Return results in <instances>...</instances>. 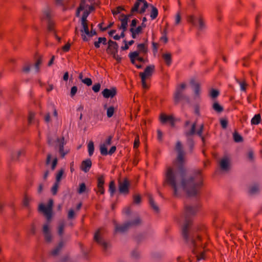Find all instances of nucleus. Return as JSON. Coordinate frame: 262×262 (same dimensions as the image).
I'll return each mask as SVG.
<instances>
[{"label":"nucleus","instance_id":"f257e3e1","mask_svg":"<svg viewBox=\"0 0 262 262\" xmlns=\"http://www.w3.org/2000/svg\"><path fill=\"white\" fill-rule=\"evenodd\" d=\"M175 150L178 155L171 165L166 166L164 173V183L170 186L173 190V195L178 197L182 192H185L189 196L195 195L199 188L202 185L201 171L198 170L196 178H184L185 152L180 141L177 142Z\"/></svg>","mask_w":262,"mask_h":262},{"label":"nucleus","instance_id":"f03ea898","mask_svg":"<svg viewBox=\"0 0 262 262\" xmlns=\"http://www.w3.org/2000/svg\"><path fill=\"white\" fill-rule=\"evenodd\" d=\"M197 211L195 207L185 206V210L182 219L184 223L182 227V235L186 245L191 249L192 252L195 255L198 261L204 260L206 257V250L202 247L201 238L196 232H193L189 230L191 224L190 217Z\"/></svg>","mask_w":262,"mask_h":262},{"label":"nucleus","instance_id":"7ed1b4c3","mask_svg":"<svg viewBox=\"0 0 262 262\" xmlns=\"http://www.w3.org/2000/svg\"><path fill=\"white\" fill-rule=\"evenodd\" d=\"M81 24L82 26V28L80 30L81 37L83 41H87L89 40L90 37H92L96 34V32L95 30L93 29V28H92L90 31H89L88 28V21L81 22ZM92 27H93L92 25Z\"/></svg>","mask_w":262,"mask_h":262},{"label":"nucleus","instance_id":"20e7f679","mask_svg":"<svg viewBox=\"0 0 262 262\" xmlns=\"http://www.w3.org/2000/svg\"><path fill=\"white\" fill-rule=\"evenodd\" d=\"M53 205V201L52 200H50L48 202L47 205L43 204H40L38 207V210L39 212L42 213L46 216L47 220L49 221L52 218V207Z\"/></svg>","mask_w":262,"mask_h":262},{"label":"nucleus","instance_id":"39448f33","mask_svg":"<svg viewBox=\"0 0 262 262\" xmlns=\"http://www.w3.org/2000/svg\"><path fill=\"white\" fill-rule=\"evenodd\" d=\"M154 70L155 66L154 65H150L145 68L144 72L140 73L139 76L141 77L142 85L144 89L148 88L146 80L151 76Z\"/></svg>","mask_w":262,"mask_h":262},{"label":"nucleus","instance_id":"423d86ee","mask_svg":"<svg viewBox=\"0 0 262 262\" xmlns=\"http://www.w3.org/2000/svg\"><path fill=\"white\" fill-rule=\"evenodd\" d=\"M118 46L116 42L110 40L108 41V47L106 49V52L108 54L113 55L118 61H120L121 58L118 55Z\"/></svg>","mask_w":262,"mask_h":262},{"label":"nucleus","instance_id":"0eeeda50","mask_svg":"<svg viewBox=\"0 0 262 262\" xmlns=\"http://www.w3.org/2000/svg\"><path fill=\"white\" fill-rule=\"evenodd\" d=\"M141 223V221L139 217H137L134 221L131 222H128L121 226L116 225L115 226V231L119 232H124L127 230V229L134 226H136L140 225Z\"/></svg>","mask_w":262,"mask_h":262},{"label":"nucleus","instance_id":"6e6552de","mask_svg":"<svg viewBox=\"0 0 262 262\" xmlns=\"http://www.w3.org/2000/svg\"><path fill=\"white\" fill-rule=\"evenodd\" d=\"M148 7V3L145 0H136L134 6L131 9V13L134 14L136 12L140 13H144Z\"/></svg>","mask_w":262,"mask_h":262},{"label":"nucleus","instance_id":"1a4fd4ad","mask_svg":"<svg viewBox=\"0 0 262 262\" xmlns=\"http://www.w3.org/2000/svg\"><path fill=\"white\" fill-rule=\"evenodd\" d=\"M52 16V14L50 9L47 8L43 11L41 17V19L48 20V29L50 32L54 30V23L51 19Z\"/></svg>","mask_w":262,"mask_h":262},{"label":"nucleus","instance_id":"9d476101","mask_svg":"<svg viewBox=\"0 0 262 262\" xmlns=\"http://www.w3.org/2000/svg\"><path fill=\"white\" fill-rule=\"evenodd\" d=\"M82 10H84V12L81 17V22H88L87 17L90 13L87 9V6H85V1L84 0L81 2L80 6L76 11V15L77 17L79 16L80 11Z\"/></svg>","mask_w":262,"mask_h":262},{"label":"nucleus","instance_id":"9b49d317","mask_svg":"<svg viewBox=\"0 0 262 262\" xmlns=\"http://www.w3.org/2000/svg\"><path fill=\"white\" fill-rule=\"evenodd\" d=\"M186 88L185 83H181L177 87L176 92L174 94V100L176 103L184 98L183 91Z\"/></svg>","mask_w":262,"mask_h":262},{"label":"nucleus","instance_id":"f8f14e48","mask_svg":"<svg viewBox=\"0 0 262 262\" xmlns=\"http://www.w3.org/2000/svg\"><path fill=\"white\" fill-rule=\"evenodd\" d=\"M102 230V229H99L95 232L94 236V239L104 249H106L107 247V243L104 241L101 238Z\"/></svg>","mask_w":262,"mask_h":262},{"label":"nucleus","instance_id":"ddd939ff","mask_svg":"<svg viewBox=\"0 0 262 262\" xmlns=\"http://www.w3.org/2000/svg\"><path fill=\"white\" fill-rule=\"evenodd\" d=\"M190 121L187 120L185 121L184 123V127H185V130L184 132V135L187 137H190L193 136L195 133V127L196 125V123L194 122L191 126L190 128H187L188 125L190 124Z\"/></svg>","mask_w":262,"mask_h":262},{"label":"nucleus","instance_id":"4468645a","mask_svg":"<svg viewBox=\"0 0 262 262\" xmlns=\"http://www.w3.org/2000/svg\"><path fill=\"white\" fill-rule=\"evenodd\" d=\"M129 183L127 179H124L123 182L119 183V191L120 193L127 194L129 192Z\"/></svg>","mask_w":262,"mask_h":262},{"label":"nucleus","instance_id":"2eb2a0df","mask_svg":"<svg viewBox=\"0 0 262 262\" xmlns=\"http://www.w3.org/2000/svg\"><path fill=\"white\" fill-rule=\"evenodd\" d=\"M160 120L162 124L169 122L172 127L174 126V119L171 115H166L165 114H161L160 116Z\"/></svg>","mask_w":262,"mask_h":262},{"label":"nucleus","instance_id":"dca6fc26","mask_svg":"<svg viewBox=\"0 0 262 262\" xmlns=\"http://www.w3.org/2000/svg\"><path fill=\"white\" fill-rule=\"evenodd\" d=\"M57 141L60 156L62 158H64V156L69 152V149L64 150V145L65 144L64 138H58Z\"/></svg>","mask_w":262,"mask_h":262},{"label":"nucleus","instance_id":"f3484780","mask_svg":"<svg viewBox=\"0 0 262 262\" xmlns=\"http://www.w3.org/2000/svg\"><path fill=\"white\" fill-rule=\"evenodd\" d=\"M42 232L47 242L50 243L52 240V235L51 233L49 224H46L43 226Z\"/></svg>","mask_w":262,"mask_h":262},{"label":"nucleus","instance_id":"a211bd4d","mask_svg":"<svg viewBox=\"0 0 262 262\" xmlns=\"http://www.w3.org/2000/svg\"><path fill=\"white\" fill-rule=\"evenodd\" d=\"M104 184V177L103 176H100L97 178V190H96V193H99L101 194H103L105 190L103 187Z\"/></svg>","mask_w":262,"mask_h":262},{"label":"nucleus","instance_id":"6ab92c4d","mask_svg":"<svg viewBox=\"0 0 262 262\" xmlns=\"http://www.w3.org/2000/svg\"><path fill=\"white\" fill-rule=\"evenodd\" d=\"M230 160L227 156H225L220 161V166L222 170H227L229 168Z\"/></svg>","mask_w":262,"mask_h":262},{"label":"nucleus","instance_id":"aec40b11","mask_svg":"<svg viewBox=\"0 0 262 262\" xmlns=\"http://www.w3.org/2000/svg\"><path fill=\"white\" fill-rule=\"evenodd\" d=\"M116 89L113 88L111 89H105L102 92V94L105 98H113L116 95Z\"/></svg>","mask_w":262,"mask_h":262},{"label":"nucleus","instance_id":"412c9836","mask_svg":"<svg viewBox=\"0 0 262 262\" xmlns=\"http://www.w3.org/2000/svg\"><path fill=\"white\" fill-rule=\"evenodd\" d=\"M129 15H120L119 18L121 21V26L119 27L120 29L123 30V31H125L127 29L128 19Z\"/></svg>","mask_w":262,"mask_h":262},{"label":"nucleus","instance_id":"4be33fe9","mask_svg":"<svg viewBox=\"0 0 262 262\" xmlns=\"http://www.w3.org/2000/svg\"><path fill=\"white\" fill-rule=\"evenodd\" d=\"M129 57L130 59L131 62L133 64H135V61L136 60L140 62L144 61L143 58L139 57V53L137 51L130 53L129 54Z\"/></svg>","mask_w":262,"mask_h":262},{"label":"nucleus","instance_id":"5701e85b","mask_svg":"<svg viewBox=\"0 0 262 262\" xmlns=\"http://www.w3.org/2000/svg\"><path fill=\"white\" fill-rule=\"evenodd\" d=\"M92 166V161L90 159H87L83 161L81 163V170L85 172H88Z\"/></svg>","mask_w":262,"mask_h":262},{"label":"nucleus","instance_id":"b1692460","mask_svg":"<svg viewBox=\"0 0 262 262\" xmlns=\"http://www.w3.org/2000/svg\"><path fill=\"white\" fill-rule=\"evenodd\" d=\"M130 32L132 33V37L133 38H136L137 36L141 33L142 29L141 27L138 26L137 28L134 29V28H130L129 29Z\"/></svg>","mask_w":262,"mask_h":262},{"label":"nucleus","instance_id":"393cba45","mask_svg":"<svg viewBox=\"0 0 262 262\" xmlns=\"http://www.w3.org/2000/svg\"><path fill=\"white\" fill-rule=\"evenodd\" d=\"M66 223L64 221H61L59 222L58 226V233L60 236H62L63 233Z\"/></svg>","mask_w":262,"mask_h":262},{"label":"nucleus","instance_id":"a878e982","mask_svg":"<svg viewBox=\"0 0 262 262\" xmlns=\"http://www.w3.org/2000/svg\"><path fill=\"white\" fill-rule=\"evenodd\" d=\"M151 11L150 13V17L151 19H155L157 18L158 15V10L156 7L151 5Z\"/></svg>","mask_w":262,"mask_h":262},{"label":"nucleus","instance_id":"bb28decb","mask_svg":"<svg viewBox=\"0 0 262 262\" xmlns=\"http://www.w3.org/2000/svg\"><path fill=\"white\" fill-rule=\"evenodd\" d=\"M261 121V116L260 114H256L251 119V123L252 125H258Z\"/></svg>","mask_w":262,"mask_h":262},{"label":"nucleus","instance_id":"cd10ccee","mask_svg":"<svg viewBox=\"0 0 262 262\" xmlns=\"http://www.w3.org/2000/svg\"><path fill=\"white\" fill-rule=\"evenodd\" d=\"M149 202L152 209L156 212H158L159 208L155 203L151 195H148Z\"/></svg>","mask_w":262,"mask_h":262},{"label":"nucleus","instance_id":"c85d7f7f","mask_svg":"<svg viewBox=\"0 0 262 262\" xmlns=\"http://www.w3.org/2000/svg\"><path fill=\"white\" fill-rule=\"evenodd\" d=\"M163 58L167 66H170L171 63V56L169 53H166L163 55Z\"/></svg>","mask_w":262,"mask_h":262},{"label":"nucleus","instance_id":"c756f323","mask_svg":"<svg viewBox=\"0 0 262 262\" xmlns=\"http://www.w3.org/2000/svg\"><path fill=\"white\" fill-rule=\"evenodd\" d=\"M236 82L239 84L241 90L245 92L247 86V84L245 80H239L238 79H236Z\"/></svg>","mask_w":262,"mask_h":262},{"label":"nucleus","instance_id":"7c9ffc66","mask_svg":"<svg viewBox=\"0 0 262 262\" xmlns=\"http://www.w3.org/2000/svg\"><path fill=\"white\" fill-rule=\"evenodd\" d=\"M42 61L41 57H39L35 62L34 64V71L35 73H38L39 72L40 67L42 63Z\"/></svg>","mask_w":262,"mask_h":262},{"label":"nucleus","instance_id":"2f4dec72","mask_svg":"<svg viewBox=\"0 0 262 262\" xmlns=\"http://www.w3.org/2000/svg\"><path fill=\"white\" fill-rule=\"evenodd\" d=\"M204 125L203 124H202L200 125L199 129L195 133L201 138V139L203 142L205 141V138L203 136V132L204 130Z\"/></svg>","mask_w":262,"mask_h":262},{"label":"nucleus","instance_id":"473e14b6","mask_svg":"<svg viewBox=\"0 0 262 262\" xmlns=\"http://www.w3.org/2000/svg\"><path fill=\"white\" fill-rule=\"evenodd\" d=\"M212 108L217 113H221L223 111V107L217 102L213 103Z\"/></svg>","mask_w":262,"mask_h":262},{"label":"nucleus","instance_id":"72a5a7b5","mask_svg":"<svg viewBox=\"0 0 262 262\" xmlns=\"http://www.w3.org/2000/svg\"><path fill=\"white\" fill-rule=\"evenodd\" d=\"M62 246H63V243L62 242L59 243V244H58V246L57 247H56L51 252L52 255H53V256L57 255L58 254V253L60 252V251L61 250Z\"/></svg>","mask_w":262,"mask_h":262},{"label":"nucleus","instance_id":"f704fd0d","mask_svg":"<svg viewBox=\"0 0 262 262\" xmlns=\"http://www.w3.org/2000/svg\"><path fill=\"white\" fill-rule=\"evenodd\" d=\"M64 172V170L63 168L60 169L57 172L56 176V182L60 183L61 178Z\"/></svg>","mask_w":262,"mask_h":262},{"label":"nucleus","instance_id":"c9c22d12","mask_svg":"<svg viewBox=\"0 0 262 262\" xmlns=\"http://www.w3.org/2000/svg\"><path fill=\"white\" fill-rule=\"evenodd\" d=\"M88 152L90 156H91L94 151V145L93 141H90L88 145Z\"/></svg>","mask_w":262,"mask_h":262},{"label":"nucleus","instance_id":"e433bc0d","mask_svg":"<svg viewBox=\"0 0 262 262\" xmlns=\"http://www.w3.org/2000/svg\"><path fill=\"white\" fill-rule=\"evenodd\" d=\"M116 187L114 181H112L109 184V191L111 193V196L114 195V193L115 191Z\"/></svg>","mask_w":262,"mask_h":262},{"label":"nucleus","instance_id":"4c0bfd02","mask_svg":"<svg viewBox=\"0 0 262 262\" xmlns=\"http://www.w3.org/2000/svg\"><path fill=\"white\" fill-rule=\"evenodd\" d=\"M259 191V188L258 185H254L253 186H251L249 189V193L251 194H254L256 193Z\"/></svg>","mask_w":262,"mask_h":262},{"label":"nucleus","instance_id":"58836bf2","mask_svg":"<svg viewBox=\"0 0 262 262\" xmlns=\"http://www.w3.org/2000/svg\"><path fill=\"white\" fill-rule=\"evenodd\" d=\"M100 153L103 156H106L108 154L107 146L105 144H103L100 146Z\"/></svg>","mask_w":262,"mask_h":262},{"label":"nucleus","instance_id":"ea45409f","mask_svg":"<svg viewBox=\"0 0 262 262\" xmlns=\"http://www.w3.org/2000/svg\"><path fill=\"white\" fill-rule=\"evenodd\" d=\"M59 186V183L55 182L51 188V192L53 195H56L57 194Z\"/></svg>","mask_w":262,"mask_h":262},{"label":"nucleus","instance_id":"a19ab883","mask_svg":"<svg viewBox=\"0 0 262 262\" xmlns=\"http://www.w3.org/2000/svg\"><path fill=\"white\" fill-rule=\"evenodd\" d=\"M115 108L113 106H110L107 109L106 114L108 118L112 117L114 113Z\"/></svg>","mask_w":262,"mask_h":262},{"label":"nucleus","instance_id":"79ce46f5","mask_svg":"<svg viewBox=\"0 0 262 262\" xmlns=\"http://www.w3.org/2000/svg\"><path fill=\"white\" fill-rule=\"evenodd\" d=\"M233 139L234 141L236 142H240L243 141L242 137L237 133H234L233 134Z\"/></svg>","mask_w":262,"mask_h":262},{"label":"nucleus","instance_id":"37998d69","mask_svg":"<svg viewBox=\"0 0 262 262\" xmlns=\"http://www.w3.org/2000/svg\"><path fill=\"white\" fill-rule=\"evenodd\" d=\"M219 95V92L214 89H212L210 91L209 95L212 98H216Z\"/></svg>","mask_w":262,"mask_h":262},{"label":"nucleus","instance_id":"c03bdc74","mask_svg":"<svg viewBox=\"0 0 262 262\" xmlns=\"http://www.w3.org/2000/svg\"><path fill=\"white\" fill-rule=\"evenodd\" d=\"M141 201V198L139 194H135L133 196L134 203L136 204H139Z\"/></svg>","mask_w":262,"mask_h":262},{"label":"nucleus","instance_id":"a18cd8bd","mask_svg":"<svg viewBox=\"0 0 262 262\" xmlns=\"http://www.w3.org/2000/svg\"><path fill=\"white\" fill-rule=\"evenodd\" d=\"M86 190V186L84 183H81L79 185V188L78 192L80 194L83 193Z\"/></svg>","mask_w":262,"mask_h":262},{"label":"nucleus","instance_id":"49530a36","mask_svg":"<svg viewBox=\"0 0 262 262\" xmlns=\"http://www.w3.org/2000/svg\"><path fill=\"white\" fill-rule=\"evenodd\" d=\"M30 201H31V198L27 195H25L24 197V199L23 200L24 205L26 207H28L29 206Z\"/></svg>","mask_w":262,"mask_h":262},{"label":"nucleus","instance_id":"de8ad7c7","mask_svg":"<svg viewBox=\"0 0 262 262\" xmlns=\"http://www.w3.org/2000/svg\"><path fill=\"white\" fill-rule=\"evenodd\" d=\"M100 84L99 83H97L93 85V86H92V90L94 92L97 93L100 91Z\"/></svg>","mask_w":262,"mask_h":262},{"label":"nucleus","instance_id":"09e8293b","mask_svg":"<svg viewBox=\"0 0 262 262\" xmlns=\"http://www.w3.org/2000/svg\"><path fill=\"white\" fill-rule=\"evenodd\" d=\"M82 82L88 86L91 85L92 84V81L90 78H85L83 79H82Z\"/></svg>","mask_w":262,"mask_h":262},{"label":"nucleus","instance_id":"8fccbe9b","mask_svg":"<svg viewBox=\"0 0 262 262\" xmlns=\"http://www.w3.org/2000/svg\"><path fill=\"white\" fill-rule=\"evenodd\" d=\"M140 144V140L139 137L138 136H136L134 143V148H137L139 147Z\"/></svg>","mask_w":262,"mask_h":262},{"label":"nucleus","instance_id":"3c124183","mask_svg":"<svg viewBox=\"0 0 262 262\" xmlns=\"http://www.w3.org/2000/svg\"><path fill=\"white\" fill-rule=\"evenodd\" d=\"M138 49L141 52L144 53L146 52V49L145 48V45L143 43L139 44L138 45Z\"/></svg>","mask_w":262,"mask_h":262},{"label":"nucleus","instance_id":"603ef678","mask_svg":"<svg viewBox=\"0 0 262 262\" xmlns=\"http://www.w3.org/2000/svg\"><path fill=\"white\" fill-rule=\"evenodd\" d=\"M31 66L29 63H26L23 68V71L25 73H28L30 71Z\"/></svg>","mask_w":262,"mask_h":262},{"label":"nucleus","instance_id":"864d4df0","mask_svg":"<svg viewBox=\"0 0 262 262\" xmlns=\"http://www.w3.org/2000/svg\"><path fill=\"white\" fill-rule=\"evenodd\" d=\"M35 117V114L33 112H30L28 116V122L29 123H31L33 121Z\"/></svg>","mask_w":262,"mask_h":262},{"label":"nucleus","instance_id":"5fc2aeb1","mask_svg":"<svg viewBox=\"0 0 262 262\" xmlns=\"http://www.w3.org/2000/svg\"><path fill=\"white\" fill-rule=\"evenodd\" d=\"M77 92V88L76 86L72 87L70 92V95L72 97L75 96Z\"/></svg>","mask_w":262,"mask_h":262},{"label":"nucleus","instance_id":"6e6d98bb","mask_svg":"<svg viewBox=\"0 0 262 262\" xmlns=\"http://www.w3.org/2000/svg\"><path fill=\"white\" fill-rule=\"evenodd\" d=\"M199 25L200 29L202 30L205 28V23L201 17L199 19Z\"/></svg>","mask_w":262,"mask_h":262},{"label":"nucleus","instance_id":"4d7b16f0","mask_svg":"<svg viewBox=\"0 0 262 262\" xmlns=\"http://www.w3.org/2000/svg\"><path fill=\"white\" fill-rule=\"evenodd\" d=\"M181 17L179 12H178L176 15L175 24L178 25L181 21Z\"/></svg>","mask_w":262,"mask_h":262},{"label":"nucleus","instance_id":"13d9d810","mask_svg":"<svg viewBox=\"0 0 262 262\" xmlns=\"http://www.w3.org/2000/svg\"><path fill=\"white\" fill-rule=\"evenodd\" d=\"M187 21L193 25H195V18L193 15H190L188 16Z\"/></svg>","mask_w":262,"mask_h":262},{"label":"nucleus","instance_id":"bf43d9fd","mask_svg":"<svg viewBox=\"0 0 262 262\" xmlns=\"http://www.w3.org/2000/svg\"><path fill=\"white\" fill-rule=\"evenodd\" d=\"M122 10V8L120 7H118L115 9L112 10V13L114 15H116L120 13V12Z\"/></svg>","mask_w":262,"mask_h":262},{"label":"nucleus","instance_id":"052dcab7","mask_svg":"<svg viewBox=\"0 0 262 262\" xmlns=\"http://www.w3.org/2000/svg\"><path fill=\"white\" fill-rule=\"evenodd\" d=\"M200 91V86L198 84H196L194 86V93L196 96H199Z\"/></svg>","mask_w":262,"mask_h":262},{"label":"nucleus","instance_id":"680f3d73","mask_svg":"<svg viewBox=\"0 0 262 262\" xmlns=\"http://www.w3.org/2000/svg\"><path fill=\"white\" fill-rule=\"evenodd\" d=\"M221 125L223 128H226L227 126L228 121L225 119H222L220 121Z\"/></svg>","mask_w":262,"mask_h":262},{"label":"nucleus","instance_id":"e2e57ef3","mask_svg":"<svg viewBox=\"0 0 262 262\" xmlns=\"http://www.w3.org/2000/svg\"><path fill=\"white\" fill-rule=\"evenodd\" d=\"M25 154V151L24 150L22 149V150H19L17 152V153L16 154V158H14L16 160L18 159L19 158V157L21 156V155H24Z\"/></svg>","mask_w":262,"mask_h":262},{"label":"nucleus","instance_id":"0e129e2a","mask_svg":"<svg viewBox=\"0 0 262 262\" xmlns=\"http://www.w3.org/2000/svg\"><path fill=\"white\" fill-rule=\"evenodd\" d=\"M112 140V137L111 136H110L108 137V138L106 139L105 143L104 144H105L106 146L110 145L111 144V141Z\"/></svg>","mask_w":262,"mask_h":262},{"label":"nucleus","instance_id":"69168bd1","mask_svg":"<svg viewBox=\"0 0 262 262\" xmlns=\"http://www.w3.org/2000/svg\"><path fill=\"white\" fill-rule=\"evenodd\" d=\"M68 218L71 219L74 216V211L73 209H71L69 210L68 212Z\"/></svg>","mask_w":262,"mask_h":262},{"label":"nucleus","instance_id":"338daca9","mask_svg":"<svg viewBox=\"0 0 262 262\" xmlns=\"http://www.w3.org/2000/svg\"><path fill=\"white\" fill-rule=\"evenodd\" d=\"M70 48V45L69 43L66 44L64 46L62 47V50L64 52H68Z\"/></svg>","mask_w":262,"mask_h":262},{"label":"nucleus","instance_id":"774afa93","mask_svg":"<svg viewBox=\"0 0 262 262\" xmlns=\"http://www.w3.org/2000/svg\"><path fill=\"white\" fill-rule=\"evenodd\" d=\"M57 158H55L54 159L52 163V170H54V169L55 168L56 165H57Z\"/></svg>","mask_w":262,"mask_h":262}]
</instances>
